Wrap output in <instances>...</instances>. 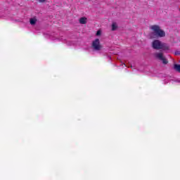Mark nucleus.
<instances>
[{"instance_id":"1","label":"nucleus","mask_w":180,"mask_h":180,"mask_svg":"<svg viewBox=\"0 0 180 180\" xmlns=\"http://www.w3.org/2000/svg\"><path fill=\"white\" fill-rule=\"evenodd\" d=\"M150 29L153 32L150 34V37H152V39H156V37H165V32L161 30L158 25H152Z\"/></svg>"},{"instance_id":"2","label":"nucleus","mask_w":180,"mask_h":180,"mask_svg":"<svg viewBox=\"0 0 180 180\" xmlns=\"http://www.w3.org/2000/svg\"><path fill=\"white\" fill-rule=\"evenodd\" d=\"M91 46L96 51H99L102 49L99 39H96L94 41H93Z\"/></svg>"},{"instance_id":"3","label":"nucleus","mask_w":180,"mask_h":180,"mask_svg":"<svg viewBox=\"0 0 180 180\" xmlns=\"http://www.w3.org/2000/svg\"><path fill=\"white\" fill-rule=\"evenodd\" d=\"M155 57L158 58V60H160V61H162V63L166 65L168 64V60L164 57V53L160 52V53H156L155 54Z\"/></svg>"},{"instance_id":"4","label":"nucleus","mask_w":180,"mask_h":180,"mask_svg":"<svg viewBox=\"0 0 180 180\" xmlns=\"http://www.w3.org/2000/svg\"><path fill=\"white\" fill-rule=\"evenodd\" d=\"M162 42L158 39H155L152 43V47L155 50H161V44Z\"/></svg>"},{"instance_id":"5","label":"nucleus","mask_w":180,"mask_h":180,"mask_svg":"<svg viewBox=\"0 0 180 180\" xmlns=\"http://www.w3.org/2000/svg\"><path fill=\"white\" fill-rule=\"evenodd\" d=\"M160 50H169V45L166 43L162 42L160 46Z\"/></svg>"},{"instance_id":"6","label":"nucleus","mask_w":180,"mask_h":180,"mask_svg":"<svg viewBox=\"0 0 180 180\" xmlns=\"http://www.w3.org/2000/svg\"><path fill=\"white\" fill-rule=\"evenodd\" d=\"M79 22L80 23V25H86V18L82 17L79 18Z\"/></svg>"},{"instance_id":"7","label":"nucleus","mask_w":180,"mask_h":180,"mask_svg":"<svg viewBox=\"0 0 180 180\" xmlns=\"http://www.w3.org/2000/svg\"><path fill=\"white\" fill-rule=\"evenodd\" d=\"M36 22H37V19H36V18L30 19V25H36Z\"/></svg>"},{"instance_id":"8","label":"nucleus","mask_w":180,"mask_h":180,"mask_svg":"<svg viewBox=\"0 0 180 180\" xmlns=\"http://www.w3.org/2000/svg\"><path fill=\"white\" fill-rule=\"evenodd\" d=\"M174 69L178 72H180V65L174 64Z\"/></svg>"},{"instance_id":"9","label":"nucleus","mask_w":180,"mask_h":180,"mask_svg":"<svg viewBox=\"0 0 180 180\" xmlns=\"http://www.w3.org/2000/svg\"><path fill=\"white\" fill-rule=\"evenodd\" d=\"M116 29H117V25L116 24V22H113L112 24V30L115 31L116 30Z\"/></svg>"},{"instance_id":"10","label":"nucleus","mask_w":180,"mask_h":180,"mask_svg":"<svg viewBox=\"0 0 180 180\" xmlns=\"http://www.w3.org/2000/svg\"><path fill=\"white\" fill-rule=\"evenodd\" d=\"M38 1L40 4H44V2H46V1L47 0H37Z\"/></svg>"},{"instance_id":"11","label":"nucleus","mask_w":180,"mask_h":180,"mask_svg":"<svg viewBox=\"0 0 180 180\" xmlns=\"http://www.w3.org/2000/svg\"><path fill=\"white\" fill-rule=\"evenodd\" d=\"M174 56H180V52L179 51H175Z\"/></svg>"},{"instance_id":"12","label":"nucleus","mask_w":180,"mask_h":180,"mask_svg":"<svg viewBox=\"0 0 180 180\" xmlns=\"http://www.w3.org/2000/svg\"><path fill=\"white\" fill-rule=\"evenodd\" d=\"M102 32H101V30H98V31H97V32H96V36H101V34Z\"/></svg>"}]
</instances>
